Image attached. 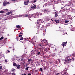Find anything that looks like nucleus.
<instances>
[{
  "instance_id": "obj_52",
  "label": "nucleus",
  "mask_w": 75,
  "mask_h": 75,
  "mask_svg": "<svg viewBox=\"0 0 75 75\" xmlns=\"http://www.w3.org/2000/svg\"><path fill=\"white\" fill-rule=\"evenodd\" d=\"M18 36H19V37H21V36H20V35H19Z\"/></svg>"
},
{
  "instance_id": "obj_12",
  "label": "nucleus",
  "mask_w": 75,
  "mask_h": 75,
  "mask_svg": "<svg viewBox=\"0 0 75 75\" xmlns=\"http://www.w3.org/2000/svg\"><path fill=\"white\" fill-rule=\"evenodd\" d=\"M36 13H34L32 15V17H34V18H36Z\"/></svg>"
},
{
  "instance_id": "obj_8",
  "label": "nucleus",
  "mask_w": 75,
  "mask_h": 75,
  "mask_svg": "<svg viewBox=\"0 0 75 75\" xmlns=\"http://www.w3.org/2000/svg\"><path fill=\"white\" fill-rule=\"evenodd\" d=\"M66 74H67L66 72H64V73H62V71L61 74L60 73H57L56 75H65Z\"/></svg>"
},
{
  "instance_id": "obj_64",
  "label": "nucleus",
  "mask_w": 75,
  "mask_h": 75,
  "mask_svg": "<svg viewBox=\"0 0 75 75\" xmlns=\"http://www.w3.org/2000/svg\"><path fill=\"white\" fill-rule=\"evenodd\" d=\"M22 34H23V33H22Z\"/></svg>"
},
{
  "instance_id": "obj_35",
  "label": "nucleus",
  "mask_w": 75,
  "mask_h": 75,
  "mask_svg": "<svg viewBox=\"0 0 75 75\" xmlns=\"http://www.w3.org/2000/svg\"><path fill=\"white\" fill-rule=\"evenodd\" d=\"M47 67H45V66L44 67V69H47Z\"/></svg>"
},
{
  "instance_id": "obj_42",
  "label": "nucleus",
  "mask_w": 75,
  "mask_h": 75,
  "mask_svg": "<svg viewBox=\"0 0 75 75\" xmlns=\"http://www.w3.org/2000/svg\"><path fill=\"white\" fill-rule=\"evenodd\" d=\"M31 75V74L30 73L29 74H28V75Z\"/></svg>"
},
{
  "instance_id": "obj_13",
  "label": "nucleus",
  "mask_w": 75,
  "mask_h": 75,
  "mask_svg": "<svg viewBox=\"0 0 75 75\" xmlns=\"http://www.w3.org/2000/svg\"><path fill=\"white\" fill-rule=\"evenodd\" d=\"M36 7H37V5H35L34 6L31 7V8L34 9V8H36Z\"/></svg>"
},
{
  "instance_id": "obj_7",
  "label": "nucleus",
  "mask_w": 75,
  "mask_h": 75,
  "mask_svg": "<svg viewBox=\"0 0 75 75\" xmlns=\"http://www.w3.org/2000/svg\"><path fill=\"white\" fill-rule=\"evenodd\" d=\"M29 0H28L27 1H25L24 2V5H28V3L29 2Z\"/></svg>"
},
{
  "instance_id": "obj_22",
  "label": "nucleus",
  "mask_w": 75,
  "mask_h": 75,
  "mask_svg": "<svg viewBox=\"0 0 75 75\" xmlns=\"http://www.w3.org/2000/svg\"><path fill=\"white\" fill-rule=\"evenodd\" d=\"M25 17H28V14H25Z\"/></svg>"
},
{
  "instance_id": "obj_5",
  "label": "nucleus",
  "mask_w": 75,
  "mask_h": 75,
  "mask_svg": "<svg viewBox=\"0 0 75 75\" xmlns=\"http://www.w3.org/2000/svg\"><path fill=\"white\" fill-rule=\"evenodd\" d=\"M37 40V37H34V38H33L31 40V41L33 42H36V40Z\"/></svg>"
},
{
  "instance_id": "obj_40",
  "label": "nucleus",
  "mask_w": 75,
  "mask_h": 75,
  "mask_svg": "<svg viewBox=\"0 0 75 75\" xmlns=\"http://www.w3.org/2000/svg\"><path fill=\"white\" fill-rule=\"evenodd\" d=\"M21 75H27V74H21Z\"/></svg>"
},
{
  "instance_id": "obj_6",
  "label": "nucleus",
  "mask_w": 75,
  "mask_h": 75,
  "mask_svg": "<svg viewBox=\"0 0 75 75\" xmlns=\"http://www.w3.org/2000/svg\"><path fill=\"white\" fill-rule=\"evenodd\" d=\"M48 47H47V46H43L42 47V50H43V49H45L44 50V51H46V52H48Z\"/></svg>"
},
{
  "instance_id": "obj_51",
  "label": "nucleus",
  "mask_w": 75,
  "mask_h": 75,
  "mask_svg": "<svg viewBox=\"0 0 75 75\" xmlns=\"http://www.w3.org/2000/svg\"><path fill=\"white\" fill-rule=\"evenodd\" d=\"M20 36L21 37H22V35H20Z\"/></svg>"
},
{
  "instance_id": "obj_9",
  "label": "nucleus",
  "mask_w": 75,
  "mask_h": 75,
  "mask_svg": "<svg viewBox=\"0 0 75 75\" xmlns=\"http://www.w3.org/2000/svg\"><path fill=\"white\" fill-rule=\"evenodd\" d=\"M67 42H63V43L62 44V45L63 46V47H64L65 46H66V45H67Z\"/></svg>"
},
{
  "instance_id": "obj_39",
  "label": "nucleus",
  "mask_w": 75,
  "mask_h": 75,
  "mask_svg": "<svg viewBox=\"0 0 75 75\" xmlns=\"http://www.w3.org/2000/svg\"><path fill=\"white\" fill-rule=\"evenodd\" d=\"M18 37H16V40H18Z\"/></svg>"
},
{
  "instance_id": "obj_31",
  "label": "nucleus",
  "mask_w": 75,
  "mask_h": 75,
  "mask_svg": "<svg viewBox=\"0 0 75 75\" xmlns=\"http://www.w3.org/2000/svg\"><path fill=\"white\" fill-rule=\"evenodd\" d=\"M28 68H29V67H27L25 68V70H28Z\"/></svg>"
},
{
  "instance_id": "obj_53",
  "label": "nucleus",
  "mask_w": 75,
  "mask_h": 75,
  "mask_svg": "<svg viewBox=\"0 0 75 75\" xmlns=\"http://www.w3.org/2000/svg\"><path fill=\"white\" fill-rule=\"evenodd\" d=\"M6 10H7V11H8V9H6Z\"/></svg>"
},
{
  "instance_id": "obj_18",
  "label": "nucleus",
  "mask_w": 75,
  "mask_h": 75,
  "mask_svg": "<svg viewBox=\"0 0 75 75\" xmlns=\"http://www.w3.org/2000/svg\"><path fill=\"white\" fill-rule=\"evenodd\" d=\"M32 61V59H29L28 60V62L29 63H30V61Z\"/></svg>"
},
{
  "instance_id": "obj_33",
  "label": "nucleus",
  "mask_w": 75,
  "mask_h": 75,
  "mask_svg": "<svg viewBox=\"0 0 75 75\" xmlns=\"http://www.w3.org/2000/svg\"><path fill=\"white\" fill-rule=\"evenodd\" d=\"M14 70H15V69H12L11 70V71H12V72H14Z\"/></svg>"
},
{
  "instance_id": "obj_38",
  "label": "nucleus",
  "mask_w": 75,
  "mask_h": 75,
  "mask_svg": "<svg viewBox=\"0 0 75 75\" xmlns=\"http://www.w3.org/2000/svg\"><path fill=\"white\" fill-rule=\"evenodd\" d=\"M40 69L41 71H42V68H40Z\"/></svg>"
},
{
  "instance_id": "obj_43",
  "label": "nucleus",
  "mask_w": 75,
  "mask_h": 75,
  "mask_svg": "<svg viewBox=\"0 0 75 75\" xmlns=\"http://www.w3.org/2000/svg\"><path fill=\"white\" fill-rule=\"evenodd\" d=\"M71 55L72 57H75V55L74 54H72Z\"/></svg>"
},
{
  "instance_id": "obj_44",
  "label": "nucleus",
  "mask_w": 75,
  "mask_h": 75,
  "mask_svg": "<svg viewBox=\"0 0 75 75\" xmlns=\"http://www.w3.org/2000/svg\"><path fill=\"white\" fill-rule=\"evenodd\" d=\"M24 41H27V40H26V39H25V38H24Z\"/></svg>"
},
{
  "instance_id": "obj_37",
  "label": "nucleus",
  "mask_w": 75,
  "mask_h": 75,
  "mask_svg": "<svg viewBox=\"0 0 75 75\" xmlns=\"http://www.w3.org/2000/svg\"><path fill=\"white\" fill-rule=\"evenodd\" d=\"M36 2H37V0H34V1H33V3H35Z\"/></svg>"
},
{
  "instance_id": "obj_3",
  "label": "nucleus",
  "mask_w": 75,
  "mask_h": 75,
  "mask_svg": "<svg viewBox=\"0 0 75 75\" xmlns=\"http://www.w3.org/2000/svg\"><path fill=\"white\" fill-rule=\"evenodd\" d=\"M42 20L39 19L38 20L37 22V25H40L39 26H38V27H40L42 25H41V23H42Z\"/></svg>"
},
{
  "instance_id": "obj_57",
  "label": "nucleus",
  "mask_w": 75,
  "mask_h": 75,
  "mask_svg": "<svg viewBox=\"0 0 75 75\" xmlns=\"http://www.w3.org/2000/svg\"><path fill=\"white\" fill-rule=\"evenodd\" d=\"M9 48H11V47H10Z\"/></svg>"
},
{
  "instance_id": "obj_55",
  "label": "nucleus",
  "mask_w": 75,
  "mask_h": 75,
  "mask_svg": "<svg viewBox=\"0 0 75 75\" xmlns=\"http://www.w3.org/2000/svg\"><path fill=\"white\" fill-rule=\"evenodd\" d=\"M48 50H50V49H49V48H48Z\"/></svg>"
},
{
  "instance_id": "obj_25",
  "label": "nucleus",
  "mask_w": 75,
  "mask_h": 75,
  "mask_svg": "<svg viewBox=\"0 0 75 75\" xmlns=\"http://www.w3.org/2000/svg\"><path fill=\"white\" fill-rule=\"evenodd\" d=\"M13 65L14 66V67H16V66L17 65V64L16 63H14L13 64Z\"/></svg>"
},
{
  "instance_id": "obj_46",
  "label": "nucleus",
  "mask_w": 75,
  "mask_h": 75,
  "mask_svg": "<svg viewBox=\"0 0 75 75\" xmlns=\"http://www.w3.org/2000/svg\"><path fill=\"white\" fill-rule=\"evenodd\" d=\"M5 62H7V60H6L5 61Z\"/></svg>"
},
{
  "instance_id": "obj_26",
  "label": "nucleus",
  "mask_w": 75,
  "mask_h": 75,
  "mask_svg": "<svg viewBox=\"0 0 75 75\" xmlns=\"http://www.w3.org/2000/svg\"><path fill=\"white\" fill-rule=\"evenodd\" d=\"M47 10L46 9H45L44 11H43L44 12V13H46L47 12Z\"/></svg>"
},
{
  "instance_id": "obj_15",
  "label": "nucleus",
  "mask_w": 75,
  "mask_h": 75,
  "mask_svg": "<svg viewBox=\"0 0 75 75\" xmlns=\"http://www.w3.org/2000/svg\"><path fill=\"white\" fill-rule=\"evenodd\" d=\"M12 13V12L11 11L10 12H8L7 13H6V15H10L11 13Z\"/></svg>"
},
{
  "instance_id": "obj_60",
  "label": "nucleus",
  "mask_w": 75,
  "mask_h": 75,
  "mask_svg": "<svg viewBox=\"0 0 75 75\" xmlns=\"http://www.w3.org/2000/svg\"><path fill=\"white\" fill-rule=\"evenodd\" d=\"M53 56H55V55L53 54Z\"/></svg>"
},
{
  "instance_id": "obj_49",
  "label": "nucleus",
  "mask_w": 75,
  "mask_h": 75,
  "mask_svg": "<svg viewBox=\"0 0 75 75\" xmlns=\"http://www.w3.org/2000/svg\"><path fill=\"white\" fill-rule=\"evenodd\" d=\"M50 71H52V70L50 69Z\"/></svg>"
},
{
  "instance_id": "obj_19",
  "label": "nucleus",
  "mask_w": 75,
  "mask_h": 75,
  "mask_svg": "<svg viewBox=\"0 0 75 75\" xmlns=\"http://www.w3.org/2000/svg\"><path fill=\"white\" fill-rule=\"evenodd\" d=\"M58 14H57V13H55V16H54V17H56L57 18V17H58Z\"/></svg>"
},
{
  "instance_id": "obj_61",
  "label": "nucleus",
  "mask_w": 75,
  "mask_h": 75,
  "mask_svg": "<svg viewBox=\"0 0 75 75\" xmlns=\"http://www.w3.org/2000/svg\"><path fill=\"white\" fill-rule=\"evenodd\" d=\"M28 13H29V12H28Z\"/></svg>"
},
{
  "instance_id": "obj_20",
  "label": "nucleus",
  "mask_w": 75,
  "mask_h": 75,
  "mask_svg": "<svg viewBox=\"0 0 75 75\" xmlns=\"http://www.w3.org/2000/svg\"><path fill=\"white\" fill-rule=\"evenodd\" d=\"M16 27L18 28H21V26L19 25H18L16 26Z\"/></svg>"
},
{
  "instance_id": "obj_56",
  "label": "nucleus",
  "mask_w": 75,
  "mask_h": 75,
  "mask_svg": "<svg viewBox=\"0 0 75 75\" xmlns=\"http://www.w3.org/2000/svg\"><path fill=\"white\" fill-rule=\"evenodd\" d=\"M51 20H52V21H53V20H52V19Z\"/></svg>"
},
{
  "instance_id": "obj_23",
  "label": "nucleus",
  "mask_w": 75,
  "mask_h": 75,
  "mask_svg": "<svg viewBox=\"0 0 75 75\" xmlns=\"http://www.w3.org/2000/svg\"><path fill=\"white\" fill-rule=\"evenodd\" d=\"M69 21L66 20V21H65L64 22L66 23H69Z\"/></svg>"
},
{
  "instance_id": "obj_29",
  "label": "nucleus",
  "mask_w": 75,
  "mask_h": 75,
  "mask_svg": "<svg viewBox=\"0 0 75 75\" xmlns=\"http://www.w3.org/2000/svg\"><path fill=\"white\" fill-rule=\"evenodd\" d=\"M2 68H3V67L1 66H0V69L1 70V69H2Z\"/></svg>"
},
{
  "instance_id": "obj_48",
  "label": "nucleus",
  "mask_w": 75,
  "mask_h": 75,
  "mask_svg": "<svg viewBox=\"0 0 75 75\" xmlns=\"http://www.w3.org/2000/svg\"><path fill=\"white\" fill-rule=\"evenodd\" d=\"M73 54H74V55H75V52H73Z\"/></svg>"
},
{
  "instance_id": "obj_50",
  "label": "nucleus",
  "mask_w": 75,
  "mask_h": 75,
  "mask_svg": "<svg viewBox=\"0 0 75 75\" xmlns=\"http://www.w3.org/2000/svg\"><path fill=\"white\" fill-rule=\"evenodd\" d=\"M21 61H23V59H21Z\"/></svg>"
},
{
  "instance_id": "obj_47",
  "label": "nucleus",
  "mask_w": 75,
  "mask_h": 75,
  "mask_svg": "<svg viewBox=\"0 0 75 75\" xmlns=\"http://www.w3.org/2000/svg\"><path fill=\"white\" fill-rule=\"evenodd\" d=\"M7 51H8V52H10V51L9 50H8Z\"/></svg>"
},
{
  "instance_id": "obj_34",
  "label": "nucleus",
  "mask_w": 75,
  "mask_h": 75,
  "mask_svg": "<svg viewBox=\"0 0 75 75\" xmlns=\"http://www.w3.org/2000/svg\"><path fill=\"white\" fill-rule=\"evenodd\" d=\"M16 0H11V1H16Z\"/></svg>"
},
{
  "instance_id": "obj_30",
  "label": "nucleus",
  "mask_w": 75,
  "mask_h": 75,
  "mask_svg": "<svg viewBox=\"0 0 75 75\" xmlns=\"http://www.w3.org/2000/svg\"><path fill=\"white\" fill-rule=\"evenodd\" d=\"M23 37H21L20 39V40H23Z\"/></svg>"
},
{
  "instance_id": "obj_32",
  "label": "nucleus",
  "mask_w": 75,
  "mask_h": 75,
  "mask_svg": "<svg viewBox=\"0 0 75 75\" xmlns=\"http://www.w3.org/2000/svg\"><path fill=\"white\" fill-rule=\"evenodd\" d=\"M36 16H38V15H39V13H36Z\"/></svg>"
},
{
  "instance_id": "obj_45",
  "label": "nucleus",
  "mask_w": 75,
  "mask_h": 75,
  "mask_svg": "<svg viewBox=\"0 0 75 75\" xmlns=\"http://www.w3.org/2000/svg\"><path fill=\"white\" fill-rule=\"evenodd\" d=\"M22 34V33L21 32L19 34V35H20V34Z\"/></svg>"
},
{
  "instance_id": "obj_2",
  "label": "nucleus",
  "mask_w": 75,
  "mask_h": 75,
  "mask_svg": "<svg viewBox=\"0 0 75 75\" xmlns=\"http://www.w3.org/2000/svg\"><path fill=\"white\" fill-rule=\"evenodd\" d=\"M42 45L43 46H47L48 45V43L47 42V40L45 39H43L42 41H41Z\"/></svg>"
},
{
  "instance_id": "obj_36",
  "label": "nucleus",
  "mask_w": 75,
  "mask_h": 75,
  "mask_svg": "<svg viewBox=\"0 0 75 75\" xmlns=\"http://www.w3.org/2000/svg\"><path fill=\"white\" fill-rule=\"evenodd\" d=\"M5 72H8V70H6L5 71Z\"/></svg>"
},
{
  "instance_id": "obj_1",
  "label": "nucleus",
  "mask_w": 75,
  "mask_h": 75,
  "mask_svg": "<svg viewBox=\"0 0 75 75\" xmlns=\"http://www.w3.org/2000/svg\"><path fill=\"white\" fill-rule=\"evenodd\" d=\"M74 61V57H72V56H70L69 57H68L65 59V61L67 63H68L69 64L71 61Z\"/></svg>"
},
{
  "instance_id": "obj_10",
  "label": "nucleus",
  "mask_w": 75,
  "mask_h": 75,
  "mask_svg": "<svg viewBox=\"0 0 75 75\" xmlns=\"http://www.w3.org/2000/svg\"><path fill=\"white\" fill-rule=\"evenodd\" d=\"M28 18H29L30 20L31 21V19H30V18L32 17V15L31 14H29V15H28Z\"/></svg>"
},
{
  "instance_id": "obj_54",
  "label": "nucleus",
  "mask_w": 75,
  "mask_h": 75,
  "mask_svg": "<svg viewBox=\"0 0 75 75\" xmlns=\"http://www.w3.org/2000/svg\"><path fill=\"white\" fill-rule=\"evenodd\" d=\"M10 35L8 34V36H9Z\"/></svg>"
},
{
  "instance_id": "obj_11",
  "label": "nucleus",
  "mask_w": 75,
  "mask_h": 75,
  "mask_svg": "<svg viewBox=\"0 0 75 75\" xmlns=\"http://www.w3.org/2000/svg\"><path fill=\"white\" fill-rule=\"evenodd\" d=\"M39 45L40 46V48H42V47H43L44 46H42V42H41H41L40 44H39Z\"/></svg>"
},
{
  "instance_id": "obj_27",
  "label": "nucleus",
  "mask_w": 75,
  "mask_h": 75,
  "mask_svg": "<svg viewBox=\"0 0 75 75\" xmlns=\"http://www.w3.org/2000/svg\"><path fill=\"white\" fill-rule=\"evenodd\" d=\"M4 11H0V13H1V14L2 13H4Z\"/></svg>"
},
{
  "instance_id": "obj_28",
  "label": "nucleus",
  "mask_w": 75,
  "mask_h": 75,
  "mask_svg": "<svg viewBox=\"0 0 75 75\" xmlns=\"http://www.w3.org/2000/svg\"><path fill=\"white\" fill-rule=\"evenodd\" d=\"M37 55H41V53L40 52H38L37 53Z\"/></svg>"
},
{
  "instance_id": "obj_63",
  "label": "nucleus",
  "mask_w": 75,
  "mask_h": 75,
  "mask_svg": "<svg viewBox=\"0 0 75 75\" xmlns=\"http://www.w3.org/2000/svg\"><path fill=\"white\" fill-rule=\"evenodd\" d=\"M13 51H14V49H13Z\"/></svg>"
},
{
  "instance_id": "obj_16",
  "label": "nucleus",
  "mask_w": 75,
  "mask_h": 75,
  "mask_svg": "<svg viewBox=\"0 0 75 75\" xmlns=\"http://www.w3.org/2000/svg\"><path fill=\"white\" fill-rule=\"evenodd\" d=\"M16 67L18 68V69H20V68L21 67H20V65H16Z\"/></svg>"
},
{
  "instance_id": "obj_14",
  "label": "nucleus",
  "mask_w": 75,
  "mask_h": 75,
  "mask_svg": "<svg viewBox=\"0 0 75 75\" xmlns=\"http://www.w3.org/2000/svg\"><path fill=\"white\" fill-rule=\"evenodd\" d=\"M54 21L56 23H59V21L57 20H54Z\"/></svg>"
},
{
  "instance_id": "obj_17",
  "label": "nucleus",
  "mask_w": 75,
  "mask_h": 75,
  "mask_svg": "<svg viewBox=\"0 0 75 75\" xmlns=\"http://www.w3.org/2000/svg\"><path fill=\"white\" fill-rule=\"evenodd\" d=\"M62 33L63 35H65V32H64V30H62Z\"/></svg>"
},
{
  "instance_id": "obj_41",
  "label": "nucleus",
  "mask_w": 75,
  "mask_h": 75,
  "mask_svg": "<svg viewBox=\"0 0 75 75\" xmlns=\"http://www.w3.org/2000/svg\"><path fill=\"white\" fill-rule=\"evenodd\" d=\"M12 75H16V74L14 73H13L12 74Z\"/></svg>"
},
{
  "instance_id": "obj_24",
  "label": "nucleus",
  "mask_w": 75,
  "mask_h": 75,
  "mask_svg": "<svg viewBox=\"0 0 75 75\" xmlns=\"http://www.w3.org/2000/svg\"><path fill=\"white\" fill-rule=\"evenodd\" d=\"M4 38V37L3 36L1 37L0 38V41H1V40H3Z\"/></svg>"
},
{
  "instance_id": "obj_62",
  "label": "nucleus",
  "mask_w": 75,
  "mask_h": 75,
  "mask_svg": "<svg viewBox=\"0 0 75 75\" xmlns=\"http://www.w3.org/2000/svg\"><path fill=\"white\" fill-rule=\"evenodd\" d=\"M60 27H61V26H60L59 27V28H60Z\"/></svg>"
},
{
  "instance_id": "obj_4",
  "label": "nucleus",
  "mask_w": 75,
  "mask_h": 75,
  "mask_svg": "<svg viewBox=\"0 0 75 75\" xmlns=\"http://www.w3.org/2000/svg\"><path fill=\"white\" fill-rule=\"evenodd\" d=\"M10 3L9 2L4 1L2 5L4 6H7V4H10Z\"/></svg>"
},
{
  "instance_id": "obj_58",
  "label": "nucleus",
  "mask_w": 75,
  "mask_h": 75,
  "mask_svg": "<svg viewBox=\"0 0 75 75\" xmlns=\"http://www.w3.org/2000/svg\"><path fill=\"white\" fill-rule=\"evenodd\" d=\"M5 39H6V40H7V38H5Z\"/></svg>"
},
{
  "instance_id": "obj_59",
  "label": "nucleus",
  "mask_w": 75,
  "mask_h": 75,
  "mask_svg": "<svg viewBox=\"0 0 75 75\" xmlns=\"http://www.w3.org/2000/svg\"><path fill=\"white\" fill-rule=\"evenodd\" d=\"M49 20H47V21H49Z\"/></svg>"
},
{
  "instance_id": "obj_21",
  "label": "nucleus",
  "mask_w": 75,
  "mask_h": 75,
  "mask_svg": "<svg viewBox=\"0 0 75 75\" xmlns=\"http://www.w3.org/2000/svg\"><path fill=\"white\" fill-rule=\"evenodd\" d=\"M46 67L47 68V69H48V68H50V66H49V65H46Z\"/></svg>"
}]
</instances>
